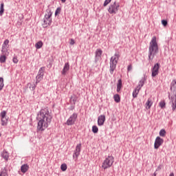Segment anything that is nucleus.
I'll use <instances>...</instances> for the list:
<instances>
[{"label": "nucleus", "mask_w": 176, "mask_h": 176, "mask_svg": "<svg viewBox=\"0 0 176 176\" xmlns=\"http://www.w3.org/2000/svg\"><path fill=\"white\" fill-rule=\"evenodd\" d=\"M52 119H53V116H52V112L49 111V109H41L40 111L38 112L36 116V120H38L37 130H38V131H44L46 130V129L49 127Z\"/></svg>", "instance_id": "f257e3e1"}, {"label": "nucleus", "mask_w": 176, "mask_h": 176, "mask_svg": "<svg viewBox=\"0 0 176 176\" xmlns=\"http://www.w3.org/2000/svg\"><path fill=\"white\" fill-rule=\"evenodd\" d=\"M157 53H159V46L157 45L156 36H153L148 47V61H152Z\"/></svg>", "instance_id": "f03ea898"}, {"label": "nucleus", "mask_w": 176, "mask_h": 176, "mask_svg": "<svg viewBox=\"0 0 176 176\" xmlns=\"http://www.w3.org/2000/svg\"><path fill=\"white\" fill-rule=\"evenodd\" d=\"M176 80H173L172 82L170 83V90L173 91V96H170V94H168V99L170 100L169 103L172 105V111H175L176 109Z\"/></svg>", "instance_id": "7ed1b4c3"}, {"label": "nucleus", "mask_w": 176, "mask_h": 176, "mask_svg": "<svg viewBox=\"0 0 176 176\" xmlns=\"http://www.w3.org/2000/svg\"><path fill=\"white\" fill-rule=\"evenodd\" d=\"M120 58V54L119 52L115 53L113 56H111L110 58V69L109 72L111 75H113V72H115V69H116V66L118 65V61H119V58Z\"/></svg>", "instance_id": "20e7f679"}, {"label": "nucleus", "mask_w": 176, "mask_h": 176, "mask_svg": "<svg viewBox=\"0 0 176 176\" xmlns=\"http://www.w3.org/2000/svg\"><path fill=\"white\" fill-rule=\"evenodd\" d=\"M53 12L50 10H47L44 19H43V28H47L50 25H52Z\"/></svg>", "instance_id": "39448f33"}, {"label": "nucleus", "mask_w": 176, "mask_h": 176, "mask_svg": "<svg viewBox=\"0 0 176 176\" xmlns=\"http://www.w3.org/2000/svg\"><path fill=\"white\" fill-rule=\"evenodd\" d=\"M113 164V156L109 155L106 159L104 160L102 167L104 170H107V168H109V167L112 166Z\"/></svg>", "instance_id": "423d86ee"}, {"label": "nucleus", "mask_w": 176, "mask_h": 176, "mask_svg": "<svg viewBox=\"0 0 176 176\" xmlns=\"http://www.w3.org/2000/svg\"><path fill=\"white\" fill-rule=\"evenodd\" d=\"M119 8H120V4H119V3H116V1H115L113 4L109 6L108 12L110 14H116L118 10H119Z\"/></svg>", "instance_id": "0eeeda50"}, {"label": "nucleus", "mask_w": 176, "mask_h": 176, "mask_svg": "<svg viewBox=\"0 0 176 176\" xmlns=\"http://www.w3.org/2000/svg\"><path fill=\"white\" fill-rule=\"evenodd\" d=\"M77 119H78V113H74L68 118V120L65 122V124H67V126H74V124H75Z\"/></svg>", "instance_id": "6e6552de"}, {"label": "nucleus", "mask_w": 176, "mask_h": 176, "mask_svg": "<svg viewBox=\"0 0 176 176\" xmlns=\"http://www.w3.org/2000/svg\"><path fill=\"white\" fill-rule=\"evenodd\" d=\"M160 68V63H157L154 65V66L151 69V72H152L151 76L153 78H155V76H157V75H159Z\"/></svg>", "instance_id": "1a4fd4ad"}, {"label": "nucleus", "mask_w": 176, "mask_h": 176, "mask_svg": "<svg viewBox=\"0 0 176 176\" xmlns=\"http://www.w3.org/2000/svg\"><path fill=\"white\" fill-rule=\"evenodd\" d=\"M163 142H164V140H163L162 138L160 137H157L155 138V141L154 143V148L155 149H159V148H160V146H162V145H163Z\"/></svg>", "instance_id": "9d476101"}, {"label": "nucleus", "mask_w": 176, "mask_h": 176, "mask_svg": "<svg viewBox=\"0 0 176 176\" xmlns=\"http://www.w3.org/2000/svg\"><path fill=\"white\" fill-rule=\"evenodd\" d=\"M80 148H82L81 144H77L76 146V150L73 154V157L76 159V160H78V157H79V155H80Z\"/></svg>", "instance_id": "9b49d317"}, {"label": "nucleus", "mask_w": 176, "mask_h": 176, "mask_svg": "<svg viewBox=\"0 0 176 176\" xmlns=\"http://www.w3.org/2000/svg\"><path fill=\"white\" fill-rule=\"evenodd\" d=\"M101 56H102V50L101 49L96 50L95 52V63H97L101 60Z\"/></svg>", "instance_id": "f8f14e48"}, {"label": "nucleus", "mask_w": 176, "mask_h": 176, "mask_svg": "<svg viewBox=\"0 0 176 176\" xmlns=\"http://www.w3.org/2000/svg\"><path fill=\"white\" fill-rule=\"evenodd\" d=\"M43 76H45V67H42L39 69L38 73L36 79H40L42 80L43 79Z\"/></svg>", "instance_id": "ddd939ff"}, {"label": "nucleus", "mask_w": 176, "mask_h": 176, "mask_svg": "<svg viewBox=\"0 0 176 176\" xmlns=\"http://www.w3.org/2000/svg\"><path fill=\"white\" fill-rule=\"evenodd\" d=\"M104 123H105V116H99L98 117V126H104Z\"/></svg>", "instance_id": "4468645a"}, {"label": "nucleus", "mask_w": 176, "mask_h": 176, "mask_svg": "<svg viewBox=\"0 0 176 176\" xmlns=\"http://www.w3.org/2000/svg\"><path fill=\"white\" fill-rule=\"evenodd\" d=\"M145 80H146V79L145 78V77H144L139 82L138 85L136 87V89L138 90V93L140 91V90H141V88L144 86V85H145Z\"/></svg>", "instance_id": "2eb2a0df"}, {"label": "nucleus", "mask_w": 176, "mask_h": 176, "mask_svg": "<svg viewBox=\"0 0 176 176\" xmlns=\"http://www.w3.org/2000/svg\"><path fill=\"white\" fill-rule=\"evenodd\" d=\"M69 71V63H65L63 69L61 72L62 75H67V72Z\"/></svg>", "instance_id": "dca6fc26"}, {"label": "nucleus", "mask_w": 176, "mask_h": 176, "mask_svg": "<svg viewBox=\"0 0 176 176\" xmlns=\"http://www.w3.org/2000/svg\"><path fill=\"white\" fill-rule=\"evenodd\" d=\"M8 45H9V40L6 39L2 45V50H1L2 53H5V52L8 51V48H7Z\"/></svg>", "instance_id": "f3484780"}, {"label": "nucleus", "mask_w": 176, "mask_h": 176, "mask_svg": "<svg viewBox=\"0 0 176 176\" xmlns=\"http://www.w3.org/2000/svg\"><path fill=\"white\" fill-rule=\"evenodd\" d=\"M28 168H30L28 164H25L21 166V171L23 174H25V173L28 171Z\"/></svg>", "instance_id": "a211bd4d"}, {"label": "nucleus", "mask_w": 176, "mask_h": 176, "mask_svg": "<svg viewBox=\"0 0 176 176\" xmlns=\"http://www.w3.org/2000/svg\"><path fill=\"white\" fill-rule=\"evenodd\" d=\"M123 87V85L122 83V79H119L118 80V84H117V93H120V90H122V88Z\"/></svg>", "instance_id": "6ab92c4d"}, {"label": "nucleus", "mask_w": 176, "mask_h": 176, "mask_svg": "<svg viewBox=\"0 0 176 176\" xmlns=\"http://www.w3.org/2000/svg\"><path fill=\"white\" fill-rule=\"evenodd\" d=\"M1 157L4 159V160H6V162H8L9 159V153H8V151H3L1 153Z\"/></svg>", "instance_id": "aec40b11"}, {"label": "nucleus", "mask_w": 176, "mask_h": 176, "mask_svg": "<svg viewBox=\"0 0 176 176\" xmlns=\"http://www.w3.org/2000/svg\"><path fill=\"white\" fill-rule=\"evenodd\" d=\"M3 55L0 56V63L1 64H3L4 63H6V55L4 53H2Z\"/></svg>", "instance_id": "412c9836"}, {"label": "nucleus", "mask_w": 176, "mask_h": 176, "mask_svg": "<svg viewBox=\"0 0 176 176\" xmlns=\"http://www.w3.org/2000/svg\"><path fill=\"white\" fill-rule=\"evenodd\" d=\"M153 104V102L152 101L151 98H148L147 102H146V107H148V109H151V107H152Z\"/></svg>", "instance_id": "4be33fe9"}, {"label": "nucleus", "mask_w": 176, "mask_h": 176, "mask_svg": "<svg viewBox=\"0 0 176 176\" xmlns=\"http://www.w3.org/2000/svg\"><path fill=\"white\" fill-rule=\"evenodd\" d=\"M27 86L32 91H34V90H35V89H36V85L32 84L31 82L28 83Z\"/></svg>", "instance_id": "5701e85b"}, {"label": "nucleus", "mask_w": 176, "mask_h": 176, "mask_svg": "<svg viewBox=\"0 0 176 176\" xmlns=\"http://www.w3.org/2000/svg\"><path fill=\"white\" fill-rule=\"evenodd\" d=\"M5 6V4L3 3H1L0 5V16H3V12H5V9L3 8Z\"/></svg>", "instance_id": "b1692460"}, {"label": "nucleus", "mask_w": 176, "mask_h": 176, "mask_svg": "<svg viewBox=\"0 0 176 176\" xmlns=\"http://www.w3.org/2000/svg\"><path fill=\"white\" fill-rule=\"evenodd\" d=\"M42 46H43V42H42V41H39L35 45L36 49H41Z\"/></svg>", "instance_id": "393cba45"}, {"label": "nucleus", "mask_w": 176, "mask_h": 176, "mask_svg": "<svg viewBox=\"0 0 176 176\" xmlns=\"http://www.w3.org/2000/svg\"><path fill=\"white\" fill-rule=\"evenodd\" d=\"M114 101L117 103L120 102V96L119 94H116L113 96Z\"/></svg>", "instance_id": "a878e982"}, {"label": "nucleus", "mask_w": 176, "mask_h": 176, "mask_svg": "<svg viewBox=\"0 0 176 176\" xmlns=\"http://www.w3.org/2000/svg\"><path fill=\"white\" fill-rule=\"evenodd\" d=\"M0 176H8V170L6 168H4L0 173Z\"/></svg>", "instance_id": "bb28decb"}, {"label": "nucleus", "mask_w": 176, "mask_h": 176, "mask_svg": "<svg viewBox=\"0 0 176 176\" xmlns=\"http://www.w3.org/2000/svg\"><path fill=\"white\" fill-rule=\"evenodd\" d=\"M8 124V118L4 117V118H1V126H6Z\"/></svg>", "instance_id": "cd10ccee"}, {"label": "nucleus", "mask_w": 176, "mask_h": 176, "mask_svg": "<svg viewBox=\"0 0 176 176\" xmlns=\"http://www.w3.org/2000/svg\"><path fill=\"white\" fill-rule=\"evenodd\" d=\"M159 106L160 107L161 109H164V108H166V102H164V100L160 102Z\"/></svg>", "instance_id": "c85d7f7f"}, {"label": "nucleus", "mask_w": 176, "mask_h": 176, "mask_svg": "<svg viewBox=\"0 0 176 176\" xmlns=\"http://www.w3.org/2000/svg\"><path fill=\"white\" fill-rule=\"evenodd\" d=\"M3 86H5L3 84V78L0 77V91L2 90V89H3Z\"/></svg>", "instance_id": "c756f323"}, {"label": "nucleus", "mask_w": 176, "mask_h": 176, "mask_svg": "<svg viewBox=\"0 0 176 176\" xmlns=\"http://www.w3.org/2000/svg\"><path fill=\"white\" fill-rule=\"evenodd\" d=\"M92 132L94 134H97V133H98V127H97V126H96V125H94L92 126Z\"/></svg>", "instance_id": "7c9ffc66"}, {"label": "nucleus", "mask_w": 176, "mask_h": 176, "mask_svg": "<svg viewBox=\"0 0 176 176\" xmlns=\"http://www.w3.org/2000/svg\"><path fill=\"white\" fill-rule=\"evenodd\" d=\"M166 130L165 129H161L160 131V137H166Z\"/></svg>", "instance_id": "2f4dec72"}, {"label": "nucleus", "mask_w": 176, "mask_h": 176, "mask_svg": "<svg viewBox=\"0 0 176 176\" xmlns=\"http://www.w3.org/2000/svg\"><path fill=\"white\" fill-rule=\"evenodd\" d=\"M68 167L67 166L66 164H63L61 166H60V169L63 170V171H67V168Z\"/></svg>", "instance_id": "473e14b6"}, {"label": "nucleus", "mask_w": 176, "mask_h": 176, "mask_svg": "<svg viewBox=\"0 0 176 176\" xmlns=\"http://www.w3.org/2000/svg\"><path fill=\"white\" fill-rule=\"evenodd\" d=\"M61 13V8L58 7L55 11V16H58Z\"/></svg>", "instance_id": "72a5a7b5"}, {"label": "nucleus", "mask_w": 176, "mask_h": 176, "mask_svg": "<svg viewBox=\"0 0 176 176\" xmlns=\"http://www.w3.org/2000/svg\"><path fill=\"white\" fill-rule=\"evenodd\" d=\"M0 116H1V119H4L5 118H6V111H1Z\"/></svg>", "instance_id": "f704fd0d"}, {"label": "nucleus", "mask_w": 176, "mask_h": 176, "mask_svg": "<svg viewBox=\"0 0 176 176\" xmlns=\"http://www.w3.org/2000/svg\"><path fill=\"white\" fill-rule=\"evenodd\" d=\"M70 100H71V102H73L74 105H75V104H76V101L78 100V98L76 97H74V98L72 97Z\"/></svg>", "instance_id": "c9c22d12"}, {"label": "nucleus", "mask_w": 176, "mask_h": 176, "mask_svg": "<svg viewBox=\"0 0 176 176\" xmlns=\"http://www.w3.org/2000/svg\"><path fill=\"white\" fill-rule=\"evenodd\" d=\"M162 25H164V27H167V24H168V22L167 21V20L163 19L162 21Z\"/></svg>", "instance_id": "e433bc0d"}, {"label": "nucleus", "mask_w": 176, "mask_h": 176, "mask_svg": "<svg viewBox=\"0 0 176 176\" xmlns=\"http://www.w3.org/2000/svg\"><path fill=\"white\" fill-rule=\"evenodd\" d=\"M112 0H105L104 1V3H103V6H108L109 5V3H111V1Z\"/></svg>", "instance_id": "4c0bfd02"}, {"label": "nucleus", "mask_w": 176, "mask_h": 176, "mask_svg": "<svg viewBox=\"0 0 176 176\" xmlns=\"http://www.w3.org/2000/svg\"><path fill=\"white\" fill-rule=\"evenodd\" d=\"M137 91H138V90L136 88L135 89V91L133 92V98H136L137 95L138 94V93H137Z\"/></svg>", "instance_id": "58836bf2"}, {"label": "nucleus", "mask_w": 176, "mask_h": 176, "mask_svg": "<svg viewBox=\"0 0 176 176\" xmlns=\"http://www.w3.org/2000/svg\"><path fill=\"white\" fill-rule=\"evenodd\" d=\"M12 61L14 64H17L19 63V59H17V56H15L12 58Z\"/></svg>", "instance_id": "ea45409f"}, {"label": "nucleus", "mask_w": 176, "mask_h": 176, "mask_svg": "<svg viewBox=\"0 0 176 176\" xmlns=\"http://www.w3.org/2000/svg\"><path fill=\"white\" fill-rule=\"evenodd\" d=\"M132 69H133V65H129L127 67L128 72H130V71H131Z\"/></svg>", "instance_id": "a19ab883"}, {"label": "nucleus", "mask_w": 176, "mask_h": 176, "mask_svg": "<svg viewBox=\"0 0 176 176\" xmlns=\"http://www.w3.org/2000/svg\"><path fill=\"white\" fill-rule=\"evenodd\" d=\"M69 44L72 45H75V40H74V38H71Z\"/></svg>", "instance_id": "79ce46f5"}, {"label": "nucleus", "mask_w": 176, "mask_h": 176, "mask_svg": "<svg viewBox=\"0 0 176 176\" xmlns=\"http://www.w3.org/2000/svg\"><path fill=\"white\" fill-rule=\"evenodd\" d=\"M36 81L34 85H36H36H38V83H39L42 80H40L39 78H36Z\"/></svg>", "instance_id": "37998d69"}, {"label": "nucleus", "mask_w": 176, "mask_h": 176, "mask_svg": "<svg viewBox=\"0 0 176 176\" xmlns=\"http://www.w3.org/2000/svg\"><path fill=\"white\" fill-rule=\"evenodd\" d=\"M60 1H61L62 3H65V1H66L67 0H60Z\"/></svg>", "instance_id": "c03bdc74"}, {"label": "nucleus", "mask_w": 176, "mask_h": 176, "mask_svg": "<svg viewBox=\"0 0 176 176\" xmlns=\"http://www.w3.org/2000/svg\"><path fill=\"white\" fill-rule=\"evenodd\" d=\"M169 176H174V173H170V174L169 175Z\"/></svg>", "instance_id": "a18cd8bd"}, {"label": "nucleus", "mask_w": 176, "mask_h": 176, "mask_svg": "<svg viewBox=\"0 0 176 176\" xmlns=\"http://www.w3.org/2000/svg\"><path fill=\"white\" fill-rule=\"evenodd\" d=\"M72 109H75V107H72Z\"/></svg>", "instance_id": "49530a36"}, {"label": "nucleus", "mask_w": 176, "mask_h": 176, "mask_svg": "<svg viewBox=\"0 0 176 176\" xmlns=\"http://www.w3.org/2000/svg\"><path fill=\"white\" fill-rule=\"evenodd\" d=\"M160 168V166H158V167H157V169L159 170Z\"/></svg>", "instance_id": "de8ad7c7"}]
</instances>
